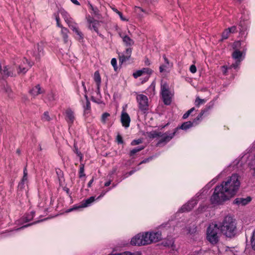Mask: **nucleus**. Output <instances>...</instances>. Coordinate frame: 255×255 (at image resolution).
I'll list each match as a JSON object with an SVG mask.
<instances>
[{
  "label": "nucleus",
  "instance_id": "obj_1",
  "mask_svg": "<svg viewBox=\"0 0 255 255\" xmlns=\"http://www.w3.org/2000/svg\"><path fill=\"white\" fill-rule=\"evenodd\" d=\"M240 186L239 175L237 174H232L220 185L215 188L210 198L211 203L220 205L230 200L237 194Z\"/></svg>",
  "mask_w": 255,
  "mask_h": 255
},
{
  "label": "nucleus",
  "instance_id": "obj_2",
  "mask_svg": "<svg viewBox=\"0 0 255 255\" xmlns=\"http://www.w3.org/2000/svg\"><path fill=\"white\" fill-rule=\"evenodd\" d=\"M218 226L221 232L227 237H234L237 233L236 221L231 216H226Z\"/></svg>",
  "mask_w": 255,
  "mask_h": 255
},
{
  "label": "nucleus",
  "instance_id": "obj_3",
  "mask_svg": "<svg viewBox=\"0 0 255 255\" xmlns=\"http://www.w3.org/2000/svg\"><path fill=\"white\" fill-rule=\"evenodd\" d=\"M220 231L218 225L217 224H211L208 227L207 230V239L212 244H216L219 240L218 235Z\"/></svg>",
  "mask_w": 255,
  "mask_h": 255
},
{
  "label": "nucleus",
  "instance_id": "obj_4",
  "mask_svg": "<svg viewBox=\"0 0 255 255\" xmlns=\"http://www.w3.org/2000/svg\"><path fill=\"white\" fill-rule=\"evenodd\" d=\"M212 105H207L206 108L201 110L200 113L192 122L188 121L184 122L180 127H177V128H178V129H182L183 130H187V129L192 127L193 126L197 125L198 124L197 121L200 120L204 114L208 112L210 109L212 108Z\"/></svg>",
  "mask_w": 255,
  "mask_h": 255
},
{
  "label": "nucleus",
  "instance_id": "obj_5",
  "mask_svg": "<svg viewBox=\"0 0 255 255\" xmlns=\"http://www.w3.org/2000/svg\"><path fill=\"white\" fill-rule=\"evenodd\" d=\"M139 109L145 113L148 110V99L146 96L139 94L136 96Z\"/></svg>",
  "mask_w": 255,
  "mask_h": 255
},
{
  "label": "nucleus",
  "instance_id": "obj_6",
  "mask_svg": "<svg viewBox=\"0 0 255 255\" xmlns=\"http://www.w3.org/2000/svg\"><path fill=\"white\" fill-rule=\"evenodd\" d=\"M145 233L138 234L133 237L130 241V244L133 246H144L147 245Z\"/></svg>",
  "mask_w": 255,
  "mask_h": 255
},
{
  "label": "nucleus",
  "instance_id": "obj_7",
  "mask_svg": "<svg viewBox=\"0 0 255 255\" xmlns=\"http://www.w3.org/2000/svg\"><path fill=\"white\" fill-rule=\"evenodd\" d=\"M145 233V239H146L147 245L152 243H156L161 240V233L160 232Z\"/></svg>",
  "mask_w": 255,
  "mask_h": 255
},
{
  "label": "nucleus",
  "instance_id": "obj_8",
  "mask_svg": "<svg viewBox=\"0 0 255 255\" xmlns=\"http://www.w3.org/2000/svg\"><path fill=\"white\" fill-rule=\"evenodd\" d=\"M178 130V128H175L172 133L166 132L164 133H162V135L160 136L161 138L158 141L157 144L159 145L163 142L167 143L169 142L174 137Z\"/></svg>",
  "mask_w": 255,
  "mask_h": 255
},
{
  "label": "nucleus",
  "instance_id": "obj_9",
  "mask_svg": "<svg viewBox=\"0 0 255 255\" xmlns=\"http://www.w3.org/2000/svg\"><path fill=\"white\" fill-rule=\"evenodd\" d=\"M43 44L42 42L38 43L34 47L32 52L33 56L36 60H39L41 56L43 55Z\"/></svg>",
  "mask_w": 255,
  "mask_h": 255
},
{
  "label": "nucleus",
  "instance_id": "obj_10",
  "mask_svg": "<svg viewBox=\"0 0 255 255\" xmlns=\"http://www.w3.org/2000/svg\"><path fill=\"white\" fill-rule=\"evenodd\" d=\"M57 97L55 93L52 91H50L48 92L46 95L44 102L49 106L52 107L54 105V103Z\"/></svg>",
  "mask_w": 255,
  "mask_h": 255
},
{
  "label": "nucleus",
  "instance_id": "obj_11",
  "mask_svg": "<svg viewBox=\"0 0 255 255\" xmlns=\"http://www.w3.org/2000/svg\"><path fill=\"white\" fill-rule=\"evenodd\" d=\"M68 26L78 36V38L79 40L83 39V35L81 31L79 30L77 24L75 23L73 19L67 23Z\"/></svg>",
  "mask_w": 255,
  "mask_h": 255
},
{
  "label": "nucleus",
  "instance_id": "obj_12",
  "mask_svg": "<svg viewBox=\"0 0 255 255\" xmlns=\"http://www.w3.org/2000/svg\"><path fill=\"white\" fill-rule=\"evenodd\" d=\"M95 201V197L94 196H91L90 198L87 199L86 200H83L81 203L80 205L78 206L74 207L72 208L69 209V212L78 209L79 208H85L89 206L91 203H92Z\"/></svg>",
  "mask_w": 255,
  "mask_h": 255
},
{
  "label": "nucleus",
  "instance_id": "obj_13",
  "mask_svg": "<svg viewBox=\"0 0 255 255\" xmlns=\"http://www.w3.org/2000/svg\"><path fill=\"white\" fill-rule=\"evenodd\" d=\"M65 120L69 127H71L73 124L75 118L74 113L70 109H68L65 112Z\"/></svg>",
  "mask_w": 255,
  "mask_h": 255
},
{
  "label": "nucleus",
  "instance_id": "obj_14",
  "mask_svg": "<svg viewBox=\"0 0 255 255\" xmlns=\"http://www.w3.org/2000/svg\"><path fill=\"white\" fill-rule=\"evenodd\" d=\"M121 121L123 126L125 128L129 127L130 122V118L128 114L124 111L122 112Z\"/></svg>",
  "mask_w": 255,
  "mask_h": 255
},
{
  "label": "nucleus",
  "instance_id": "obj_15",
  "mask_svg": "<svg viewBox=\"0 0 255 255\" xmlns=\"http://www.w3.org/2000/svg\"><path fill=\"white\" fill-rule=\"evenodd\" d=\"M197 203V200H192L187 204L184 205L180 209V211L181 212L190 211L194 207Z\"/></svg>",
  "mask_w": 255,
  "mask_h": 255
},
{
  "label": "nucleus",
  "instance_id": "obj_16",
  "mask_svg": "<svg viewBox=\"0 0 255 255\" xmlns=\"http://www.w3.org/2000/svg\"><path fill=\"white\" fill-rule=\"evenodd\" d=\"M251 197H248L246 198H237L234 200L233 203L237 205H246L248 204L251 201Z\"/></svg>",
  "mask_w": 255,
  "mask_h": 255
},
{
  "label": "nucleus",
  "instance_id": "obj_17",
  "mask_svg": "<svg viewBox=\"0 0 255 255\" xmlns=\"http://www.w3.org/2000/svg\"><path fill=\"white\" fill-rule=\"evenodd\" d=\"M43 92L44 91L41 89L40 85H37L30 90L29 93L33 96V97H35L39 94L43 93Z\"/></svg>",
  "mask_w": 255,
  "mask_h": 255
},
{
  "label": "nucleus",
  "instance_id": "obj_18",
  "mask_svg": "<svg viewBox=\"0 0 255 255\" xmlns=\"http://www.w3.org/2000/svg\"><path fill=\"white\" fill-rule=\"evenodd\" d=\"M88 22L89 23V28H93L97 33H98L99 21L95 20L93 18H89L88 19Z\"/></svg>",
  "mask_w": 255,
  "mask_h": 255
},
{
  "label": "nucleus",
  "instance_id": "obj_19",
  "mask_svg": "<svg viewBox=\"0 0 255 255\" xmlns=\"http://www.w3.org/2000/svg\"><path fill=\"white\" fill-rule=\"evenodd\" d=\"M163 103L166 105H169L171 104V97L169 91L161 92Z\"/></svg>",
  "mask_w": 255,
  "mask_h": 255
},
{
  "label": "nucleus",
  "instance_id": "obj_20",
  "mask_svg": "<svg viewBox=\"0 0 255 255\" xmlns=\"http://www.w3.org/2000/svg\"><path fill=\"white\" fill-rule=\"evenodd\" d=\"M120 37L123 39V41L127 46H129L133 45L134 41L129 36L126 35H123L119 33Z\"/></svg>",
  "mask_w": 255,
  "mask_h": 255
},
{
  "label": "nucleus",
  "instance_id": "obj_21",
  "mask_svg": "<svg viewBox=\"0 0 255 255\" xmlns=\"http://www.w3.org/2000/svg\"><path fill=\"white\" fill-rule=\"evenodd\" d=\"M27 174H28V173H27L26 167H25V168L23 169V177L18 185V188L22 189L23 188L24 184L25 182H26L27 180Z\"/></svg>",
  "mask_w": 255,
  "mask_h": 255
},
{
  "label": "nucleus",
  "instance_id": "obj_22",
  "mask_svg": "<svg viewBox=\"0 0 255 255\" xmlns=\"http://www.w3.org/2000/svg\"><path fill=\"white\" fill-rule=\"evenodd\" d=\"M3 74L5 76L8 77H13L15 76L16 74L13 72V68L8 67V66H5L4 68V69L3 70Z\"/></svg>",
  "mask_w": 255,
  "mask_h": 255
},
{
  "label": "nucleus",
  "instance_id": "obj_23",
  "mask_svg": "<svg viewBox=\"0 0 255 255\" xmlns=\"http://www.w3.org/2000/svg\"><path fill=\"white\" fill-rule=\"evenodd\" d=\"M243 53L240 50L236 49L232 53L233 58L236 61L242 60Z\"/></svg>",
  "mask_w": 255,
  "mask_h": 255
},
{
  "label": "nucleus",
  "instance_id": "obj_24",
  "mask_svg": "<svg viewBox=\"0 0 255 255\" xmlns=\"http://www.w3.org/2000/svg\"><path fill=\"white\" fill-rule=\"evenodd\" d=\"M147 135L149 138L153 139L154 138L160 137V136H161L162 132H157L155 130H152L150 132H147Z\"/></svg>",
  "mask_w": 255,
  "mask_h": 255
},
{
  "label": "nucleus",
  "instance_id": "obj_25",
  "mask_svg": "<svg viewBox=\"0 0 255 255\" xmlns=\"http://www.w3.org/2000/svg\"><path fill=\"white\" fill-rule=\"evenodd\" d=\"M68 32L69 30L67 28L62 27V29H61V34L65 43H66L68 41Z\"/></svg>",
  "mask_w": 255,
  "mask_h": 255
},
{
  "label": "nucleus",
  "instance_id": "obj_26",
  "mask_svg": "<svg viewBox=\"0 0 255 255\" xmlns=\"http://www.w3.org/2000/svg\"><path fill=\"white\" fill-rule=\"evenodd\" d=\"M163 244L164 246L171 248L173 250H174L175 249L174 241L173 239L164 242Z\"/></svg>",
  "mask_w": 255,
  "mask_h": 255
},
{
  "label": "nucleus",
  "instance_id": "obj_27",
  "mask_svg": "<svg viewBox=\"0 0 255 255\" xmlns=\"http://www.w3.org/2000/svg\"><path fill=\"white\" fill-rule=\"evenodd\" d=\"M60 13L66 23L72 19L69 14L65 10H61Z\"/></svg>",
  "mask_w": 255,
  "mask_h": 255
},
{
  "label": "nucleus",
  "instance_id": "obj_28",
  "mask_svg": "<svg viewBox=\"0 0 255 255\" xmlns=\"http://www.w3.org/2000/svg\"><path fill=\"white\" fill-rule=\"evenodd\" d=\"M94 80L96 83L97 86L98 87L100 86L101 80L100 73L98 71L94 73Z\"/></svg>",
  "mask_w": 255,
  "mask_h": 255
},
{
  "label": "nucleus",
  "instance_id": "obj_29",
  "mask_svg": "<svg viewBox=\"0 0 255 255\" xmlns=\"http://www.w3.org/2000/svg\"><path fill=\"white\" fill-rule=\"evenodd\" d=\"M143 149H144V146H142L140 147H136V148L131 150L129 152L130 156H133L135 153L141 151V150H142Z\"/></svg>",
  "mask_w": 255,
  "mask_h": 255
},
{
  "label": "nucleus",
  "instance_id": "obj_30",
  "mask_svg": "<svg viewBox=\"0 0 255 255\" xmlns=\"http://www.w3.org/2000/svg\"><path fill=\"white\" fill-rule=\"evenodd\" d=\"M90 102L89 100L86 102V105H84V114H88L91 110Z\"/></svg>",
  "mask_w": 255,
  "mask_h": 255
},
{
  "label": "nucleus",
  "instance_id": "obj_31",
  "mask_svg": "<svg viewBox=\"0 0 255 255\" xmlns=\"http://www.w3.org/2000/svg\"><path fill=\"white\" fill-rule=\"evenodd\" d=\"M142 8L139 6L134 7V12L139 17H143V14L142 13L141 11Z\"/></svg>",
  "mask_w": 255,
  "mask_h": 255
},
{
  "label": "nucleus",
  "instance_id": "obj_32",
  "mask_svg": "<svg viewBox=\"0 0 255 255\" xmlns=\"http://www.w3.org/2000/svg\"><path fill=\"white\" fill-rule=\"evenodd\" d=\"M18 74H24L27 71V69L24 67H22L21 66H16Z\"/></svg>",
  "mask_w": 255,
  "mask_h": 255
},
{
  "label": "nucleus",
  "instance_id": "obj_33",
  "mask_svg": "<svg viewBox=\"0 0 255 255\" xmlns=\"http://www.w3.org/2000/svg\"><path fill=\"white\" fill-rule=\"evenodd\" d=\"M46 220V219H44V220H38V221H36V222H33V223H30V224H27V225H24V226H22V227H20V228H18L16 229L15 230V231H19V230H20L23 229H24V228H27V227H29V226H30L32 225H34V224H36V223H39L40 222L42 221L43 220Z\"/></svg>",
  "mask_w": 255,
  "mask_h": 255
},
{
  "label": "nucleus",
  "instance_id": "obj_34",
  "mask_svg": "<svg viewBox=\"0 0 255 255\" xmlns=\"http://www.w3.org/2000/svg\"><path fill=\"white\" fill-rule=\"evenodd\" d=\"M205 102L206 100L205 99H201L198 97L195 100V104L197 107H199L201 105L205 103Z\"/></svg>",
  "mask_w": 255,
  "mask_h": 255
},
{
  "label": "nucleus",
  "instance_id": "obj_35",
  "mask_svg": "<svg viewBox=\"0 0 255 255\" xmlns=\"http://www.w3.org/2000/svg\"><path fill=\"white\" fill-rule=\"evenodd\" d=\"M119 58L120 62L123 63L124 62H125L127 60H129L130 57H128L127 55L124 54H122L121 55H119Z\"/></svg>",
  "mask_w": 255,
  "mask_h": 255
},
{
  "label": "nucleus",
  "instance_id": "obj_36",
  "mask_svg": "<svg viewBox=\"0 0 255 255\" xmlns=\"http://www.w3.org/2000/svg\"><path fill=\"white\" fill-rule=\"evenodd\" d=\"M42 120L43 121H50L51 118L50 117L49 113L48 112H45L42 116Z\"/></svg>",
  "mask_w": 255,
  "mask_h": 255
},
{
  "label": "nucleus",
  "instance_id": "obj_37",
  "mask_svg": "<svg viewBox=\"0 0 255 255\" xmlns=\"http://www.w3.org/2000/svg\"><path fill=\"white\" fill-rule=\"evenodd\" d=\"M91 10L93 11V13L95 16H97L98 18H99V10L97 7H94L91 4H89Z\"/></svg>",
  "mask_w": 255,
  "mask_h": 255
},
{
  "label": "nucleus",
  "instance_id": "obj_38",
  "mask_svg": "<svg viewBox=\"0 0 255 255\" xmlns=\"http://www.w3.org/2000/svg\"><path fill=\"white\" fill-rule=\"evenodd\" d=\"M110 116V115L108 113H103L102 114V117H101V122L105 124L106 121H107V118L108 117H109Z\"/></svg>",
  "mask_w": 255,
  "mask_h": 255
},
{
  "label": "nucleus",
  "instance_id": "obj_39",
  "mask_svg": "<svg viewBox=\"0 0 255 255\" xmlns=\"http://www.w3.org/2000/svg\"><path fill=\"white\" fill-rule=\"evenodd\" d=\"M251 246L252 249L255 251V230L254 231L251 238Z\"/></svg>",
  "mask_w": 255,
  "mask_h": 255
},
{
  "label": "nucleus",
  "instance_id": "obj_40",
  "mask_svg": "<svg viewBox=\"0 0 255 255\" xmlns=\"http://www.w3.org/2000/svg\"><path fill=\"white\" fill-rule=\"evenodd\" d=\"M34 214L35 212L31 211L29 214L27 215L25 217L26 222H27L31 221L33 218Z\"/></svg>",
  "mask_w": 255,
  "mask_h": 255
},
{
  "label": "nucleus",
  "instance_id": "obj_41",
  "mask_svg": "<svg viewBox=\"0 0 255 255\" xmlns=\"http://www.w3.org/2000/svg\"><path fill=\"white\" fill-rule=\"evenodd\" d=\"M74 152L78 156H79L80 158V159H82V154L81 153V152L79 151V150L78 149V147L77 146V144L75 143H74Z\"/></svg>",
  "mask_w": 255,
  "mask_h": 255
},
{
  "label": "nucleus",
  "instance_id": "obj_42",
  "mask_svg": "<svg viewBox=\"0 0 255 255\" xmlns=\"http://www.w3.org/2000/svg\"><path fill=\"white\" fill-rule=\"evenodd\" d=\"M194 110H195V108L194 107L190 109L189 110H188L186 113H185L183 115V119H187L189 116V115L191 114V113L192 112H193Z\"/></svg>",
  "mask_w": 255,
  "mask_h": 255
},
{
  "label": "nucleus",
  "instance_id": "obj_43",
  "mask_svg": "<svg viewBox=\"0 0 255 255\" xmlns=\"http://www.w3.org/2000/svg\"><path fill=\"white\" fill-rule=\"evenodd\" d=\"M56 172L59 181H60L61 179L63 178V172L60 169H56Z\"/></svg>",
  "mask_w": 255,
  "mask_h": 255
},
{
  "label": "nucleus",
  "instance_id": "obj_44",
  "mask_svg": "<svg viewBox=\"0 0 255 255\" xmlns=\"http://www.w3.org/2000/svg\"><path fill=\"white\" fill-rule=\"evenodd\" d=\"M85 176L84 174V164L80 165V171H79V177L82 178Z\"/></svg>",
  "mask_w": 255,
  "mask_h": 255
},
{
  "label": "nucleus",
  "instance_id": "obj_45",
  "mask_svg": "<svg viewBox=\"0 0 255 255\" xmlns=\"http://www.w3.org/2000/svg\"><path fill=\"white\" fill-rule=\"evenodd\" d=\"M113 10L114 11H115L118 14V15L120 16L121 19L123 21H128V19H126L123 15L121 12L119 11L116 8H113Z\"/></svg>",
  "mask_w": 255,
  "mask_h": 255
},
{
  "label": "nucleus",
  "instance_id": "obj_46",
  "mask_svg": "<svg viewBox=\"0 0 255 255\" xmlns=\"http://www.w3.org/2000/svg\"><path fill=\"white\" fill-rule=\"evenodd\" d=\"M229 34L230 32L227 29H225L222 34V40L227 39L229 37Z\"/></svg>",
  "mask_w": 255,
  "mask_h": 255
},
{
  "label": "nucleus",
  "instance_id": "obj_47",
  "mask_svg": "<svg viewBox=\"0 0 255 255\" xmlns=\"http://www.w3.org/2000/svg\"><path fill=\"white\" fill-rule=\"evenodd\" d=\"M143 74L146 73L148 76L152 74L153 71L148 68H143L142 69Z\"/></svg>",
  "mask_w": 255,
  "mask_h": 255
},
{
  "label": "nucleus",
  "instance_id": "obj_48",
  "mask_svg": "<svg viewBox=\"0 0 255 255\" xmlns=\"http://www.w3.org/2000/svg\"><path fill=\"white\" fill-rule=\"evenodd\" d=\"M143 74L142 72V70L141 69V70L137 71L135 73H133V76L134 77V78H137V77L141 76Z\"/></svg>",
  "mask_w": 255,
  "mask_h": 255
},
{
  "label": "nucleus",
  "instance_id": "obj_49",
  "mask_svg": "<svg viewBox=\"0 0 255 255\" xmlns=\"http://www.w3.org/2000/svg\"><path fill=\"white\" fill-rule=\"evenodd\" d=\"M161 92H165L166 91H169L168 86L166 83H164V84H161Z\"/></svg>",
  "mask_w": 255,
  "mask_h": 255
},
{
  "label": "nucleus",
  "instance_id": "obj_50",
  "mask_svg": "<svg viewBox=\"0 0 255 255\" xmlns=\"http://www.w3.org/2000/svg\"><path fill=\"white\" fill-rule=\"evenodd\" d=\"M111 64L114 67L115 71H117L118 67L117 65V60L116 58H113L111 60Z\"/></svg>",
  "mask_w": 255,
  "mask_h": 255
},
{
  "label": "nucleus",
  "instance_id": "obj_51",
  "mask_svg": "<svg viewBox=\"0 0 255 255\" xmlns=\"http://www.w3.org/2000/svg\"><path fill=\"white\" fill-rule=\"evenodd\" d=\"M151 12H152V10L150 8H142V10L141 11V12H142V13H143V15H144V14L148 15V14H150V13Z\"/></svg>",
  "mask_w": 255,
  "mask_h": 255
},
{
  "label": "nucleus",
  "instance_id": "obj_52",
  "mask_svg": "<svg viewBox=\"0 0 255 255\" xmlns=\"http://www.w3.org/2000/svg\"><path fill=\"white\" fill-rule=\"evenodd\" d=\"M227 30L229 31L230 33H235L237 31V27L236 26H233L231 27H229L228 28H227Z\"/></svg>",
  "mask_w": 255,
  "mask_h": 255
},
{
  "label": "nucleus",
  "instance_id": "obj_53",
  "mask_svg": "<svg viewBox=\"0 0 255 255\" xmlns=\"http://www.w3.org/2000/svg\"><path fill=\"white\" fill-rule=\"evenodd\" d=\"M241 62V60H236V62L231 65V67L234 68V69L237 68L239 66Z\"/></svg>",
  "mask_w": 255,
  "mask_h": 255
},
{
  "label": "nucleus",
  "instance_id": "obj_54",
  "mask_svg": "<svg viewBox=\"0 0 255 255\" xmlns=\"http://www.w3.org/2000/svg\"><path fill=\"white\" fill-rule=\"evenodd\" d=\"M142 142V140L141 139H134L132 140L131 142V145H137Z\"/></svg>",
  "mask_w": 255,
  "mask_h": 255
},
{
  "label": "nucleus",
  "instance_id": "obj_55",
  "mask_svg": "<svg viewBox=\"0 0 255 255\" xmlns=\"http://www.w3.org/2000/svg\"><path fill=\"white\" fill-rule=\"evenodd\" d=\"M82 86L83 87V91H84V92L85 93V98L86 99V101H87V100H89L88 99V96L86 94V93H87V90H86V86L85 85V83L84 82H82Z\"/></svg>",
  "mask_w": 255,
  "mask_h": 255
},
{
  "label": "nucleus",
  "instance_id": "obj_56",
  "mask_svg": "<svg viewBox=\"0 0 255 255\" xmlns=\"http://www.w3.org/2000/svg\"><path fill=\"white\" fill-rule=\"evenodd\" d=\"M132 52V49L131 48H128L126 49L124 54L127 55L128 57H130Z\"/></svg>",
  "mask_w": 255,
  "mask_h": 255
},
{
  "label": "nucleus",
  "instance_id": "obj_57",
  "mask_svg": "<svg viewBox=\"0 0 255 255\" xmlns=\"http://www.w3.org/2000/svg\"><path fill=\"white\" fill-rule=\"evenodd\" d=\"M55 19L56 21V24L57 26L60 27L61 29H62V27H64L60 23V18L58 15H55Z\"/></svg>",
  "mask_w": 255,
  "mask_h": 255
},
{
  "label": "nucleus",
  "instance_id": "obj_58",
  "mask_svg": "<svg viewBox=\"0 0 255 255\" xmlns=\"http://www.w3.org/2000/svg\"><path fill=\"white\" fill-rule=\"evenodd\" d=\"M117 141L118 142V143H123L124 141L123 139V137L122 135H121L120 134H118L117 136Z\"/></svg>",
  "mask_w": 255,
  "mask_h": 255
},
{
  "label": "nucleus",
  "instance_id": "obj_59",
  "mask_svg": "<svg viewBox=\"0 0 255 255\" xmlns=\"http://www.w3.org/2000/svg\"><path fill=\"white\" fill-rule=\"evenodd\" d=\"M188 233L190 234H192L196 231V227H194L191 228V227H189L187 229Z\"/></svg>",
  "mask_w": 255,
  "mask_h": 255
},
{
  "label": "nucleus",
  "instance_id": "obj_60",
  "mask_svg": "<svg viewBox=\"0 0 255 255\" xmlns=\"http://www.w3.org/2000/svg\"><path fill=\"white\" fill-rule=\"evenodd\" d=\"M197 71L196 67L194 65H191L190 67V71L192 73H195Z\"/></svg>",
  "mask_w": 255,
  "mask_h": 255
},
{
  "label": "nucleus",
  "instance_id": "obj_61",
  "mask_svg": "<svg viewBox=\"0 0 255 255\" xmlns=\"http://www.w3.org/2000/svg\"><path fill=\"white\" fill-rule=\"evenodd\" d=\"M4 90L5 92L8 94V95L10 96V94L11 92V89L7 86L6 87H4Z\"/></svg>",
  "mask_w": 255,
  "mask_h": 255
},
{
  "label": "nucleus",
  "instance_id": "obj_62",
  "mask_svg": "<svg viewBox=\"0 0 255 255\" xmlns=\"http://www.w3.org/2000/svg\"><path fill=\"white\" fill-rule=\"evenodd\" d=\"M241 45L240 41H237L234 42L233 44V48H238Z\"/></svg>",
  "mask_w": 255,
  "mask_h": 255
},
{
  "label": "nucleus",
  "instance_id": "obj_63",
  "mask_svg": "<svg viewBox=\"0 0 255 255\" xmlns=\"http://www.w3.org/2000/svg\"><path fill=\"white\" fill-rule=\"evenodd\" d=\"M163 58L164 60L165 64L168 65V66H171L172 65L170 64L168 59L167 58V57L165 56H163Z\"/></svg>",
  "mask_w": 255,
  "mask_h": 255
},
{
  "label": "nucleus",
  "instance_id": "obj_64",
  "mask_svg": "<svg viewBox=\"0 0 255 255\" xmlns=\"http://www.w3.org/2000/svg\"><path fill=\"white\" fill-rule=\"evenodd\" d=\"M145 65L146 66H149L151 64L150 60L148 58H146L144 60Z\"/></svg>",
  "mask_w": 255,
  "mask_h": 255
}]
</instances>
